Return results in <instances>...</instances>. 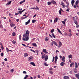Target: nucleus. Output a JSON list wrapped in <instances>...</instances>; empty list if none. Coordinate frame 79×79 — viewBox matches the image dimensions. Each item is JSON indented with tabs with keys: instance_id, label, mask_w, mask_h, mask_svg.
Wrapping results in <instances>:
<instances>
[{
	"instance_id": "nucleus-38",
	"label": "nucleus",
	"mask_w": 79,
	"mask_h": 79,
	"mask_svg": "<svg viewBox=\"0 0 79 79\" xmlns=\"http://www.w3.org/2000/svg\"><path fill=\"white\" fill-rule=\"evenodd\" d=\"M31 51V52H34V53H35V51H34V50H32V49H31L30 50Z\"/></svg>"
},
{
	"instance_id": "nucleus-37",
	"label": "nucleus",
	"mask_w": 79,
	"mask_h": 79,
	"mask_svg": "<svg viewBox=\"0 0 79 79\" xmlns=\"http://www.w3.org/2000/svg\"><path fill=\"white\" fill-rule=\"evenodd\" d=\"M55 20L56 21V22H58V18H56L55 19Z\"/></svg>"
},
{
	"instance_id": "nucleus-52",
	"label": "nucleus",
	"mask_w": 79,
	"mask_h": 79,
	"mask_svg": "<svg viewBox=\"0 0 79 79\" xmlns=\"http://www.w3.org/2000/svg\"><path fill=\"white\" fill-rule=\"evenodd\" d=\"M69 32H70V33L71 32V29H69Z\"/></svg>"
},
{
	"instance_id": "nucleus-24",
	"label": "nucleus",
	"mask_w": 79,
	"mask_h": 79,
	"mask_svg": "<svg viewBox=\"0 0 79 79\" xmlns=\"http://www.w3.org/2000/svg\"><path fill=\"white\" fill-rule=\"evenodd\" d=\"M45 40L46 42H48V37H46L45 38Z\"/></svg>"
},
{
	"instance_id": "nucleus-58",
	"label": "nucleus",
	"mask_w": 79,
	"mask_h": 79,
	"mask_svg": "<svg viewBox=\"0 0 79 79\" xmlns=\"http://www.w3.org/2000/svg\"><path fill=\"white\" fill-rule=\"evenodd\" d=\"M58 52L59 53V51H58V50H56V53H58Z\"/></svg>"
},
{
	"instance_id": "nucleus-3",
	"label": "nucleus",
	"mask_w": 79,
	"mask_h": 79,
	"mask_svg": "<svg viewBox=\"0 0 79 79\" xmlns=\"http://www.w3.org/2000/svg\"><path fill=\"white\" fill-rule=\"evenodd\" d=\"M61 5H62V6L63 7V8H65L66 7V6L64 5V2L63 1H62L61 3Z\"/></svg>"
},
{
	"instance_id": "nucleus-49",
	"label": "nucleus",
	"mask_w": 79,
	"mask_h": 79,
	"mask_svg": "<svg viewBox=\"0 0 79 79\" xmlns=\"http://www.w3.org/2000/svg\"><path fill=\"white\" fill-rule=\"evenodd\" d=\"M10 71H11V72H13L14 71V69H11L10 70Z\"/></svg>"
},
{
	"instance_id": "nucleus-64",
	"label": "nucleus",
	"mask_w": 79,
	"mask_h": 79,
	"mask_svg": "<svg viewBox=\"0 0 79 79\" xmlns=\"http://www.w3.org/2000/svg\"><path fill=\"white\" fill-rule=\"evenodd\" d=\"M9 16H13V15H11L10 14H9Z\"/></svg>"
},
{
	"instance_id": "nucleus-40",
	"label": "nucleus",
	"mask_w": 79,
	"mask_h": 79,
	"mask_svg": "<svg viewBox=\"0 0 79 79\" xmlns=\"http://www.w3.org/2000/svg\"><path fill=\"white\" fill-rule=\"evenodd\" d=\"M59 13L60 15H61V10H59Z\"/></svg>"
},
{
	"instance_id": "nucleus-7",
	"label": "nucleus",
	"mask_w": 79,
	"mask_h": 79,
	"mask_svg": "<svg viewBox=\"0 0 79 79\" xmlns=\"http://www.w3.org/2000/svg\"><path fill=\"white\" fill-rule=\"evenodd\" d=\"M74 2H75V1H74V0H72L71 3L72 5L73 6H74Z\"/></svg>"
},
{
	"instance_id": "nucleus-1",
	"label": "nucleus",
	"mask_w": 79,
	"mask_h": 79,
	"mask_svg": "<svg viewBox=\"0 0 79 79\" xmlns=\"http://www.w3.org/2000/svg\"><path fill=\"white\" fill-rule=\"evenodd\" d=\"M30 31L28 30H27L25 31V33L23 35V40L24 41H27L29 39V35Z\"/></svg>"
},
{
	"instance_id": "nucleus-21",
	"label": "nucleus",
	"mask_w": 79,
	"mask_h": 79,
	"mask_svg": "<svg viewBox=\"0 0 79 79\" xmlns=\"http://www.w3.org/2000/svg\"><path fill=\"white\" fill-rule=\"evenodd\" d=\"M24 11V10L19 11V14H22V13H23V12Z\"/></svg>"
},
{
	"instance_id": "nucleus-31",
	"label": "nucleus",
	"mask_w": 79,
	"mask_h": 79,
	"mask_svg": "<svg viewBox=\"0 0 79 79\" xmlns=\"http://www.w3.org/2000/svg\"><path fill=\"white\" fill-rule=\"evenodd\" d=\"M36 22V20H35V19H33V20H32V23H35Z\"/></svg>"
},
{
	"instance_id": "nucleus-12",
	"label": "nucleus",
	"mask_w": 79,
	"mask_h": 79,
	"mask_svg": "<svg viewBox=\"0 0 79 79\" xmlns=\"http://www.w3.org/2000/svg\"><path fill=\"white\" fill-rule=\"evenodd\" d=\"M36 8H35V7H34V8H31V9H33V10H39V7H37V6L36 7Z\"/></svg>"
},
{
	"instance_id": "nucleus-33",
	"label": "nucleus",
	"mask_w": 79,
	"mask_h": 79,
	"mask_svg": "<svg viewBox=\"0 0 79 79\" xmlns=\"http://www.w3.org/2000/svg\"><path fill=\"white\" fill-rule=\"evenodd\" d=\"M68 35L69 37H71V36H72V34L71 33H69Z\"/></svg>"
},
{
	"instance_id": "nucleus-63",
	"label": "nucleus",
	"mask_w": 79,
	"mask_h": 79,
	"mask_svg": "<svg viewBox=\"0 0 79 79\" xmlns=\"http://www.w3.org/2000/svg\"><path fill=\"white\" fill-rule=\"evenodd\" d=\"M52 36L54 38H56V37L55 36V35H53Z\"/></svg>"
},
{
	"instance_id": "nucleus-43",
	"label": "nucleus",
	"mask_w": 79,
	"mask_h": 79,
	"mask_svg": "<svg viewBox=\"0 0 79 79\" xmlns=\"http://www.w3.org/2000/svg\"><path fill=\"white\" fill-rule=\"evenodd\" d=\"M12 43L13 44H16V41H12Z\"/></svg>"
},
{
	"instance_id": "nucleus-45",
	"label": "nucleus",
	"mask_w": 79,
	"mask_h": 79,
	"mask_svg": "<svg viewBox=\"0 0 79 79\" xmlns=\"http://www.w3.org/2000/svg\"><path fill=\"white\" fill-rule=\"evenodd\" d=\"M49 73H50V74H53V72H52V71H50L49 72Z\"/></svg>"
},
{
	"instance_id": "nucleus-59",
	"label": "nucleus",
	"mask_w": 79,
	"mask_h": 79,
	"mask_svg": "<svg viewBox=\"0 0 79 79\" xmlns=\"http://www.w3.org/2000/svg\"><path fill=\"white\" fill-rule=\"evenodd\" d=\"M16 21L17 22H19V19H17L16 20Z\"/></svg>"
},
{
	"instance_id": "nucleus-8",
	"label": "nucleus",
	"mask_w": 79,
	"mask_h": 79,
	"mask_svg": "<svg viewBox=\"0 0 79 79\" xmlns=\"http://www.w3.org/2000/svg\"><path fill=\"white\" fill-rule=\"evenodd\" d=\"M30 21H31L30 20V19H29L27 22L25 23V24L26 25L28 24H29V23H30Z\"/></svg>"
},
{
	"instance_id": "nucleus-4",
	"label": "nucleus",
	"mask_w": 79,
	"mask_h": 79,
	"mask_svg": "<svg viewBox=\"0 0 79 79\" xmlns=\"http://www.w3.org/2000/svg\"><path fill=\"white\" fill-rule=\"evenodd\" d=\"M30 64H31V65H32L33 66H35V63L34 62H30Z\"/></svg>"
},
{
	"instance_id": "nucleus-6",
	"label": "nucleus",
	"mask_w": 79,
	"mask_h": 79,
	"mask_svg": "<svg viewBox=\"0 0 79 79\" xmlns=\"http://www.w3.org/2000/svg\"><path fill=\"white\" fill-rule=\"evenodd\" d=\"M31 45L34 46V47H37V44L35 43H32Z\"/></svg>"
},
{
	"instance_id": "nucleus-28",
	"label": "nucleus",
	"mask_w": 79,
	"mask_h": 79,
	"mask_svg": "<svg viewBox=\"0 0 79 79\" xmlns=\"http://www.w3.org/2000/svg\"><path fill=\"white\" fill-rule=\"evenodd\" d=\"M74 23L76 25H77V24H78V23H77V21L75 20L74 21Z\"/></svg>"
},
{
	"instance_id": "nucleus-30",
	"label": "nucleus",
	"mask_w": 79,
	"mask_h": 79,
	"mask_svg": "<svg viewBox=\"0 0 79 79\" xmlns=\"http://www.w3.org/2000/svg\"><path fill=\"white\" fill-rule=\"evenodd\" d=\"M74 64V63H71L70 64V67H72V66Z\"/></svg>"
},
{
	"instance_id": "nucleus-23",
	"label": "nucleus",
	"mask_w": 79,
	"mask_h": 79,
	"mask_svg": "<svg viewBox=\"0 0 79 79\" xmlns=\"http://www.w3.org/2000/svg\"><path fill=\"white\" fill-rule=\"evenodd\" d=\"M79 0H77L75 2V4L76 5H77V4H78V3H79Z\"/></svg>"
},
{
	"instance_id": "nucleus-56",
	"label": "nucleus",
	"mask_w": 79,
	"mask_h": 79,
	"mask_svg": "<svg viewBox=\"0 0 79 79\" xmlns=\"http://www.w3.org/2000/svg\"><path fill=\"white\" fill-rule=\"evenodd\" d=\"M19 15V13H15V15Z\"/></svg>"
},
{
	"instance_id": "nucleus-2",
	"label": "nucleus",
	"mask_w": 79,
	"mask_h": 79,
	"mask_svg": "<svg viewBox=\"0 0 79 79\" xmlns=\"http://www.w3.org/2000/svg\"><path fill=\"white\" fill-rule=\"evenodd\" d=\"M28 60L29 61H32V60H33V56H30L29 57H28Z\"/></svg>"
},
{
	"instance_id": "nucleus-26",
	"label": "nucleus",
	"mask_w": 79,
	"mask_h": 79,
	"mask_svg": "<svg viewBox=\"0 0 79 79\" xmlns=\"http://www.w3.org/2000/svg\"><path fill=\"white\" fill-rule=\"evenodd\" d=\"M72 55H70L69 56V58L70 59V58H72Z\"/></svg>"
},
{
	"instance_id": "nucleus-32",
	"label": "nucleus",
	"mask_w": 79,
	"mask_h": 79,
	"mask_svg": "<svg viewBox=\"0 0 79 79\" xmlns=\"http://www.w3.org/2000/svg\"><path fill=\"white\" fill-rule=\"evenodd\" d=\"M62 24H66V22H64V21H62Z\"/></svg>"
},
{
	"instance_id": "nucleus-11",
	"label": "nucleus",
	"mask_w": 79,
	"mask_h": 79,
	"mask_svg": "<svg viewBox=\"0 0 79 79\" xmlns=\"http://www.w3.org/2000/svg\"><path fill=\"white\" fill-rule=\"evenodd\" d=\"M57 29L58 32H59V33L61 34L62 35H63V34L62 33H61V31H60V29L58 28H57Z\"/></svg>"
},
{
	"instance_id": "nucleus-60",
	"label": "nucleus",
	"mask_w": 79,
	"mask_h": 79,
	"mask_svg": "<svg viewBox=\"0 0 79 79\" xmlns=\"http://www.w3.org/2000/svg\"><path fill=\"white\" fill-rule=\"evenodd\" d=\"M40 76L39 75H38V78H40Z\"/></svg>"
},
{
	"instance_id": "nucleus-61",
	"label": "nucleus",
	"mask_w": 79,
	"mask_h": 79,
	"mask_svg": "<svg viewBox=\"0 0 79 79\" xmlns=\"http://www.w3.org/2000/svg\"><path fill=\"white\" fill-rule=\"evenodd\" d=\"M66 3L68 5H69V2H66Z\"/></svg>"
},
{
	"instance_id": "nucleus-15",
	"label": "nucleus",
	"mask_w": 79,
	"mask_h": 79,
	"mask_svg": "<svg viewBox=\"0 0 79 79\" xmlns=\"http://www.w3.org/2000/svg\"><path fill=\"white\" fill-rule=\"evenodd\" d=\"M52 3L53 4H56V2L54 0H52L51 1Z\"/></svg>"
},
{
	"instance_id": "nucleus-42",
	"label": "nucleus",
	"mask_w": 79,
	"mask_h": 79,
	"mask_svg": "<svg viewBox=\"0 0 79 79\" xmlns=\"http://www.w3.org/2000/svg\"><path fill=\"white\" fill-rule=\"evenodd\" d=\"M3 52H2L1 54V56H3Z\"/></svg>"
},
{
	"instance_id": "nucleus-48",
	"label": "nucleus",
	"mask_w": 79,
	"mask_h": 79,
	"mask_svg": "<svg viewBox=\"0 0 79 79\" xmlns=\"http://www.w3.org/2000/svg\"><path fill=\"white\" fill-rule=\"evenodd\" d=\"M56 61H57V59H55V63H56Z\"/></svg>"
},
{
	"instance_id": "nucleus-39",
	"label": "nucleus",
	"mask_w": 79,
	"mask_h": 79,
	"mask_svg": "<svg viewBox=\"0 0 79 79\" xmlns=\"http://www.w3.org/2000/svg\"><path fill=\"white\" fill-rule=\"evenodd\" d=\"M64 35L65 36H66V35H68V34L66 33H65V32L64 33Z\"/></svg>"
},
{
	"instance_id": "nucleus-16",
	"label": "nucleus",
	"mask_w": 79,
	"mask_h": 79,
	"mask_svg": "<svg viewBox=\"0 0 79 79\" xmlns=\"http://www.w3.org/2000/svg\"><path fill=\"white\" fill-rule=\"evenodd\" d=\"M11 27H14V26H15V24L13 23H11L10 24Z\"/></svg>"
},
{
	"instance_id": "nucleus-50",
	"label": "nucleus",
	"mask_w": 79,
	"mask_h": 79,
	"mask_svg": "<svg viewBox=\"0 0 79 79\" xmlns=\"http://www.w3.org/2000/svg\"><path fill=\"white\" fill-rule=\"evenodd\" d=\"M49 71H52L53 70V69L52 68H50L49 69Z\"/></svg>"
},
{
	"instance_id": "nucleus-25",
	"label": "nucleus",
	"mask_w": 79,
	"mask_h": 79,
	"mask_svg": "<svg viewBox=\"0 0 79 79\" xmlns=\"http://www.w3.org/2000/svg\"><path fill=\"white\" fill-rule=\"evenodd\" d=\"M59 47H61V45H62V44L61 43V42L60 41L59 42Z\"/></svg>"
},
{
	"instance_id": "nucleus-17",
	"label": "nucleus",
	"mask_w": 79,
	"mask_h": 79,
	"mask_svg": "<svg viewBox=\"0 0 79 79\" xmlns=\"http://www.w3.org/2000/svg\"><path fill=\"white\" fill-rule=\"evenodd\" d=\"M45 56V54H43L42 56V59H43L44 58Z\"/></svg>"
},
{
	"instance_id": "nucleus-54",
	"label": "nucleus",
	"mask_w": 79,
	"mask_h": 79,
	"mask_svg": "<svg viewBox=\"0 0 79 79\" xmlns=\"http://www.w3.org/2000/svg\"><path fill=\"white\" fill-rule=\"evenodd\" d=\"M55 59H56L57 60H58V56H55Z\"/></svg>"
},
{
	"instance_id": "nucleus-55",
	"label": "nucleus",
	"mask_w": 79,
	"mask_h": 79,
	"mask_svg": "<svg viewBox=\"0 0 79 79\" xmlns=\"http://www.w3.org/2000/svg\"><path fill=\"white\" fill-rule=\"evenodd\" d=\"M22 45H23V46H25V47H26V46L24 44H22Z\"/></svg>"
},
{
	"instance_id": "nucleus-5",
	"label": "nucleus",
	"mask_w": 79,
	"mask_h": 79,
	"mask_svg": "<svg viewBox=\"0 0 79 79\" xmlns=\"http://www.w3.org/2000/svg\"><path fill=\"white\" fill-rule=\"evenodd\" d=\"M43 52H44V53H48V52H47V50L45 49H43Z\"/></svg>"
},
{
	"instance_id": "nucleus-35",
	"label": "nucleus",
	"mask_w": 79,
	"mask_h": 79,
	"mask_svg": "<svg viewBox=\"0 0 79 79\" xmlns=\"http://www.w3.org/2000/svg\"><path fill=\"white\" fill-rule=\"evenodd\" d=\"M12 35L13 36H15V35H16V34L15 33V32H13L12 33Z\"/></svg>"
},
{
	"instance_id": "nucleus-41",
	"label": "nucleus",
	"mask_w": 79,
	"mask_h": 79,
	"mask_svg": "<svg viewBox=\"0 0 79 79\" xmlns=\"http://www.w3.org/2000/svg\"><path fill=\"white\" fill-rule=\"evenodd\" d=\"M18 10H22V8H18Z\"/></svg>"
},
{
	"instance_id": "nucleus-19",
	"label": "nucleus",
	"mask_w": 79,
	"mask_h": 79,
	"mask_svg": "<svg viewBox=\"0 0 79 79\" xmlns=\"http://www.w3.org/2000/svg\"><path fill=\"white\" fill-rule=\"evenodd\" d=\"M25 1H26V0H23V1L20 2V4H21L23 3H24V2H25Z\"/></svg>"
},
{
	"instance_id": "nucleus-34",
	"label": "nucleus",
	"mask_w": 79,
	"mask_h": 79,
	"mask_svg": "<svg viewBox=\"0 0 79 79\" xmlns=\"http://www.w3.org/2000/svg\"><path fill=\"white\" fill-rule=\"evenodd\" d=\"M1 48H2V50H3V49H4L3 46V45H2V44H1Z\"/></svg>"
},
{
	"instance_id": "nucleus-47",
	"label": "nucleus",
	"mask_w": 79,
	"mask_h": 79,
	"mask_svg": "<svg viewBox=\"0 0 79 79\" xmlns=\"http://www.w3.org/2000/svg\"><path fill=\"white\" fill-rule=\"evenodd\" d=\"M35 52H36V53H39V50H36L35 51Z\"/></svg>"
},
{
	"instance_id": "nucleus-9",
	"label": "nucleus",
	"mask_w": 79,
	"mask_h": 79,
	"mask_svg": "<svg viewBox=\"0 0 79 79\" xmlns=\"http://www.w3.org/2000/svg\"><path fill=\"white\" fill-rule=\"evenodd\" d=\"M64 64H65V63L64 62H62L60 63V65H61V66H63L64 65Z\"/></svg>"
},
{
	"instance_id": "nucleus-27",
	"label": "nucleus",
	"mask_w": 79,
	"mask_h": 79,
	"mask_svg": "<svg viewBox=\"0 0 79 79\" xmlns=\"http://www.w3.org/2000/svg\"><path fill=\"white\" fill-rule=\"evenodd\" d=\"M75 68H77L78 67V66H77V63L75 62Z\"/></svg>"
},
{
	"instance_id": "nucleus-29",
	"label": "nucleus",
	"mask_w": 79,
	"mask_h": 79,
	"mask_svg": "<svg viewBox=\"0 0 79 79\" xmlns=\"http://www.w3.org/2000/svg\"><path fill=\"white\" fill-rule=\"evenodd\" d=\"M44 66H48V64H47V63H44Z\"/></svg>"
},
{
	"instance_id": "nucleus-51",
	"label": "nucleus",
	"mask_w": 79,
	"mask_h": 79,
	"mask_svg": "<svg viewBox=\"0 0 79 79\" xmlns=\"http://www.w3.org/2000/svg\"><path fill=\"white\" fill-rule=\"evenodd\" d=\"M77 26L76 27H77V28H78V27H79V26L78 25V24L76 25Z\"/></svg>"
},
{
	"instance_id": "nucleus-13",
	"label": "nucleus",
	"mask_w": 79,
	"mask_h": 79,
	"mask_svg": "<svg viewBox=\"0 0 79 79\" xmlns=\"http://www.w3.org/2000/svg\"><path fill=\"white\" fill-rule=\"evenodd\" d=\"M63 78L64 79H69V77H68V76H64V77Z\"/></svg>"
},
{
	"instance_id": "nucleus-36",
	"label": "nucleus",
	"mask_w": 79,
	"mask_h": 79,
	"mask_svg": "<svg viewBox=\"0 0 79 79\" xmlns=\"http://www.w3.org/2000/svg\"><path fill=\"white\" fill-rule=\"evenodd\" d=\"M54 29H52L51 31V33H53V32H54Z\"/></svg>"
},
{
	"instance_id": "nucleus-57",
	"label": "nucleus",
	"mask_w": 79,
	"mask_h": 79,
	"mask_svg": "<svg viewBox=\"0 0 79 79\" xmlns=\"http://www.w3.org/2000/svg\"><path fill=\"white\" fill-rule=\"evenodd\" d=\"M36 16H37V14H35L33 16V18H35V17Z\"/></svg>"
},
{
	"instance_id": "nucleus-14",
	"label": "nucleus",
	"mask_w": 79,
	"mask_h": 79,
	"mask_svg": "<svg viewBox=\"0 0 79 79\" xmlns=\"http://www.w3.org/2000/svg\"><path fill=\"white\" fill-rule=\"evenodd\" d=\"M24 56L25 57H27V56H28V54L27 53H24Z\"/></svg>"
},
{
	"instance_id": "nucleus-20",
	"label": "nucleus",
	"mask_w": 79,
	"mask_h": 79,
	"mask_svg": "<svg viewBox=\"0 0 79 79\" xmlns=\"http://www.w3.org/2000/svg\"><path fill=\"white\" fill-rule=\"evenodd\" d=\"M52 3V2H48V5H50Z\"/></svg>"
},
{
	"instance_id": "nucleus-53",
	"label": "nucleus",
	"mask_w": 79,
	"mask_h": 79,
	"mask_svg": "<svg viewBox=\"0 0 79 79\" xmlns=\"http://www.w3.org/2000/svg\"><path fill=\"white\" fill-rule=\"evenodd\" d=\"M65 59V57H64V56H63L62 59V60H64Z\"/></svg>"
},
{
	"instance_id": "nucleus-46",
	"label": "nucleus",
	"mask_w": 79,
	"mask_h": 79,
	"mask_svg": "<svg viewBox=\"0 0 79 79\" xmlns=\"http://www.w3.org/2000/svg\"><path fill=\"white\" fill-rule=\"evenodd\" d=\"M21 35H19V39H20V40H21Z\"/></svg>"
},
{
	"instance_id": "nucleus-18",
	"label": "nucleus",
	"mask_w": 79,
	"mask_h": 79,
	"mask_svg": "<svg viewBox=\"0 0 79 79\" xmlns=\"http://www.w3.org/2000/svg\"><path fill=\"white\" fill-rule=\"evenodd\" d=\"M48 55L46 56V57L45 58V61H47V60H48Z\"/></svg>"
},
{
	"instance_id": "nucleus-62",
	"label": "nucleus",
	"mask_w": 79,
	"mask_h": 79,
	"mask_svg": "<svg viewBox=\"0 0 79 79\" xmlns=\"http://www.w3.org/2000/svg\"><path fill=\"white\" fill-rule=\"evenodd\" d=\"M5 61H7V59L6 58L4 59Z\"/></svg>"
},
{
	"instance_id": "nucleus-22",
	"label": "nucleus",
	"mask_w": 79,
	"mask_h": 79,
	"mask_svg": "<svg viewBox=\"0 0 79 79\" xmlns=\"http://www.w3.org/2000/svg\"><path fill=\"white\" fill-rule=\"evenodd\" d=\"M11 1H10L9 2H8L6 4V5H9L10 4H11Z\"/></svg>"
},
{
	"instance_id": "nucleus-44",
	"label": "nucleus",
	"mask_w": 79,
	"mask_h": 79,
	"mask_svg": "<svg viewBox=\"0 0 79 79\" xmlns=\"http://www.w3.org/2000/svg\"><path fill=\"white\" fill-rule=\"evenodd\" d=\"M23 74H27V73L26 72L24 71H23Z\"/></svg>"
},
{
	"instance_id": "nucleus-10",
	"label": "nucleus",
	"mask_w": 79,
	"mask_h": 79,
	"mask_svg": "<svg viewBox=\"0 0 79 79\" xmlns=\"http://www.w3.org/2000/svg\"><path fill=\"white\" fill-rule=\"evenodd\" d=\"M52 43L53 44L55 45H56V46H57V44L56 43V42H55V41H52Z\"/></svg>"
}]
</instances>
